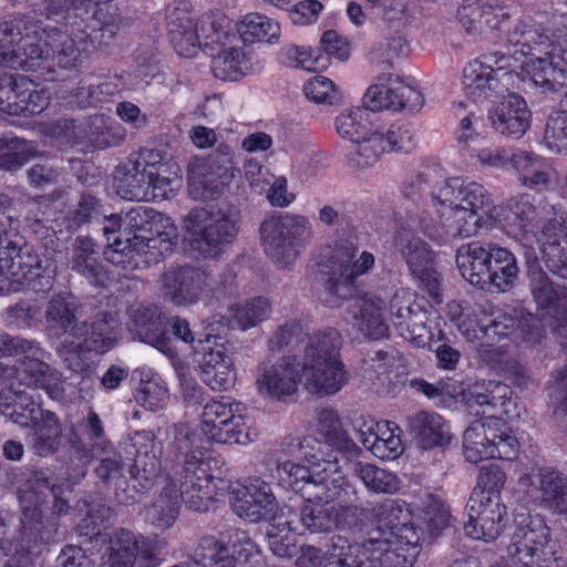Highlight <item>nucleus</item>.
<instances>
[{
    "label": "nucleus",
    "instance_id": "1",
    "mask_svg": "<svg viewBox=\"0 0 567 567\" xmlns=\"http://www.w3.org/2000/svg\"><path fill=\"white\" fill-rule=\"evenodd\" d=\"M358 248L351 241L339 243L330 254L322 269V282L326 302L331 308H339L347 300H353L348 309L358 328L372 339L388 334L385 322V302L379 297H359L355 279L368 274L374 266V256L362 251L354 259Z\"/></svg>",
    "mask_w": 567,
    "mask_h": 567
},
{
    "label": "nucleus",
    "instance_id": "2",
    "mask_svg": "<svg viewBox=\"0 0 567 567\" xmlns=\"http://www.w3.org/2000/svg\"><path fill=\"white\" fill-rule=\"evenodd\" d=\"M62 486L49 480L35 478L19 493L21 534L28 543L51 544L62 537L58 518L69 512V501Z\"/></svg>",
    "mask_w": 567,
    "mask_h": 567
},
{
    "label": "nucleus",
    "instance_id": "3",
    "mask_svg": "<svg viewBox=\"0 0 567 567\" xmlns=\"http://www.w3.org/2000/svg\"><path fill=\"white\" fill-rule=\"evenodd\" d=\"M279 484L299 494L305 504H331L351 501L355 488L330 462L306 467L292 462H284L276 468Z\"/></svg>",
    "mask_w": 567,
    "mask_h": 567
},
{
    "label": "nucleus",
    "instance_id": "4",
    "mask_svg": "<svg viewBox=\"0 0 567 567\" xmlns=\"http://www.w3.org/2000/svg\"><path fill=\"white\" fill-rule=\"evenodd\" d=\"M184 239L205 259L223 255L239 231V216L234 209L195 207L182 220Z\"/></svg>",
    "mask_w": 567,
    "mask_h": 567
},
{
    "label": "nucleus",
    "instance_id": "5",
    "mask_svg": "<svg viewBox=\"0 0 567 567\" xmlns=\"http://www.w3.org/2000/svg\"><path fill=\"white\" fill-rule=\"evenodd\" d=\"M56 266L41 257L30 245L9 243L0 251V295L16 292L28 287L35 292L52 289Z\"/></svg>",
    "mask_w": 567,
    "mask_h": 567
},
{
    "label": "nucleus",
    "instance_id": "6",
    "mask_svg": "<svg viewBox=\"0 0 567 567\" xmlns=\"http://www.w3.org/2000/svg\"><path fill=\"white\" fill-rule=\"evenodd\" d=\"M311 233L308 218L293 214L272 216L260 226L264 250L279 269L296 262Z\"/></svg>",
    "mask_w": 567,
    "mask_h": 567
},
{
    "label": "nucleus",
    "instance_id": "7",
    "mask_svg": "<svg viewBox=\"0 0 567 567\" xmlns=\"http://www.w3.org/2000/svg\"><path fill=\"white\" fill-rule=\"evenodd\" d=\"M45 28L23 17L0 23V62L11 69L37 70Z\"/></svg>",
    "mask_w": 567,
    "mask_h": 567
},
{
    "label": "nucleus",
    "instance_id": "8",
    "mask_svg": "<svg viewBox=\"0 0 567 567\" xmlns=\"http://www.w3.org/2000/svg\"><path fill=\"white\" fill-rule=\"evenodd\" d=\"M556 543L539 516H526L518 523L507 547L514 564L520 567H553L557 560Z\"/></svg>",
    "mask_w": 567,
    "mask_h": 567
},
{
    "label": "nucleus",
    "instance_id": "9",
    "mask_svg": "<svg viewBox=\"0 0 567 567\" xmlns=\"http://www.w3.org/2000/svg\"><path fill=\"white\" fill-rule=\"evenodd\" d=\"M512 58L499 52L470 62L463 71V87L475 101L496 97L509 91L517 78L511 68Z\"/></svg>",
    "mask_w": 567,
    "mask_h": 567
},
{
    "label": "nucleus",
    "instance_id": "10",
    "mask_svg": "<svg viewBox=\"0 0 567 567\" xmlns=\"http://www.w3.org/2000/svg\"><path fill=\"white\" fill-rule=\"evenodd\" d=\"M210 284L212 275L207 269L190 265L171 266L159 277L163 297L178 307L196 305Z\"/></svg>",
    "mask_w": 567,
    "mask_h": 567
},
{
    "label": "nucleus",
    "instance_id": "11",
    "mask_svg": "<svg viewBox=\"0 0 567 567\" xmlns=\"http://www.w3.org/2000/svg\"><path fill=\"white\" fill-rule=\"evenodd\" d=\"M394 248L420 285L432 297H439L440 275L434 268V252L429 244L411 229L401 228L395 234Z\"/></svg>",
    "mask_w": 567,
    "mask_h": 567
},
{
    "label": "nucleus",
    "instance_id": "12",
    "mask_svg": "<svg viewBox=\"0 0 567 567\" xmlns=\"http://www.w3.org/2000/svg\"><path fill=\"white\" fill-rule=\"evenodd\" d=\"M363 102L371 111L388 109L413 112L422 107L423 96L399 76L382 72L377 76V82L367 90Z\"/></svg>",
    "mask_w": 567,
    "mask_h": 567
},
{
    "label": "nucleus",
    "instance_id": "13",
    "mask_svg": "<svg viewBox=\"0 0 567 567\" xmlns=\"http://www.w3.org/2000/svg\"><path fill=\"white\" fill-rule=\"evenodd\" d=\"M403 514L401 505L394 499H383L371 508L372 526L367 532V538L362 542L361 548H371L373 545H386L403 543L406 546L415 547L417 537L414 539L403 535L412 532V528L401 522Z\"/></svg>",
    "mask_w": 567,
    "mask_h": 567
},
{
    "label": "nucleus",
    "instance_id": "14",
    "mask_svg": "<svg viewBox=\"0 0 567 567\" xmlns=\"http://www.w3.org/2000/svg\"><path fill=\"white\" fill-rule=\"evenodd\" d=\"M300 381V362L296 355H286L275 362L266 359L256 370L258 392L274 400L280 401L295 394Z\"/></svg>",
    "mask_w": 567,
    "mask_h": 567
},
{
    "label": "nucleus",
    "instance_id": "15",
    "mask_svg": "<svg viewBox=\"0 0 567 567\" xmlns=\"http://www.w3.org/2000/svg\"><path fill=\"white\" fill-rule=\"evenodd\" d=\"M177 484L181 501L189 509L206 511L212 501L215 487L212 484L213 475L209 464L204 457L196 454L188 455L183 463L182 471L173 478Z\"/></svg>",
    "mask_w": 567,
    "mask_h": 567
},
{
    "label": "nucleus",
    "instance_id": "16",
    "mask_svg": "<svg viewBox=\"0 0 567 567\" xmlns=\"http://www.w3.org/2000/svg\"><path fill=\"white\" fill-rule=\"evenodd\" d=\"M466 509L468 519L464 523V530L470 537L489 542L501 534L504 527L503 518L506 514V508L501 503V496L473 492Z\"/></svg>",
    "mask_w": 567,
    "mask_h": 567
},
{
    "label": "nucleus",
    "instance_id": "17",
    "mask_svg": "<svg viewBox=\"0 0 567 567\" xmlns=\"http://www.w3.org/2000/svg\"><path fill=\"white\" fill-rule=\"evenodd\" d=\"M233 148L226 144H220L208 156L207 174H203L200 168H190L188 172L189 185L197 192L202 199H214L223 192V188L235 175L233 164Z\"/></svg>",
    "mask_w": 567,
    "mask_h": 567
},
{
    "label": "nucleus",
    "instance_id": "18",
    "mask_svg": "<svg viewBox=\"0 0 567 567\" xmlns=\"http://www.w3.org/2000/svg\"><path fill=\"white\" fill-rule=\"evenodd\" d=\"M96 462L93 473L97 481L105 487L114 489V498L120 505H133L136 503V492L130 487L127 481L126 464L124 457L114 445L99 447L93 458Z\"/></svg>",
    "mask_w": 567,
    "mask_h": 567
},
{
    "label": "nucleus",
    "instance_id": "19",
    "mask_svg": "<svg viewBox=\"0 0 567 567\" xmlns=\"http://www.w3.org/2000/svg\"><path fill=\"white\" fill-rule=\"evenodd\" d=\"M532 113L525 100L515 93L503 95L502 101L488 110L493 130L507 138L519 140L530 126Z\"/></svg>",
    "mask_w": 567,
    "mask_h": 567
},
{
    "label": "nucleus",
    "instance_id": "20",
    "mask_svg": "<svg viewBox=\"0 0 567 567\" xmlns=\"http://www.w3.org/2000/svg\"><path fill=\"white\" fill-rule=\"evenodd\" d=\"M439 204L450 203L468 210L475 217L487 215L493 205L489 193L478 183H465L458 177L445 179L437 188Z\"/></svg>",
    "mask_w": 567,
    "mask_h": 567
},
{
    "label": "nucleus",
    "instance_id": "21",
    "mask_svg": "<svg viewBox=\"0 0 567 567\" xmlns=\"http://www.w3.org/2000/svg\"><path fill=\"white\" fill-rule=\"evenodd\" d=\"M120 320L116 311H99L80 322L73 338L82 341V347L97 354H104L117 342Z\"/></svg>",
    "mask_w": 567,
    "mask_h": 567
},
{
    "label": "nucleus",
    "instance_id": "22",
    "mask_svg": "<svg viewBox=\"0 0 567 567\" xmlns=\"http://www.w3.org/2000/svg\"><path fill=\"white\" fill-rule=\"evenodd\" d=\"M390 310L398 333L416 347H424L429 333L426 311L403 291L393 295Z\"/></svg>",
    "mask_w": 567,
    "mask_h": 567
},
{
    "label": "nucleus",
    "instance_id": "23",
    "mask_svg": "<svg viewBox=\"0 0 567 567\" xmlns=\"http://www.w3.org/2000/svg\"><path fill=\"white\" fill-rule=\"evenodd\" d=\"M233 511L251 523L276 518L277 502L268 483L251 480L231 502Z\"/></svg>",
    "mask_w": 567,
    "mask_h": 567
},
{
    "label": "nucleus",
    "instance_id": "24",
    "mask_svg": "<svg viewBox=\"0 0 567 567\" xmlns=\"http://www.w3.org/2000/svg\"><path fill=\"white\" fill-rule=\"evenodd\" d=\"M107 550L106 567H133L138 556L151 561L157 555L152 539L126 528L116 529L110 535Z\"/></svg>",
    "mask_w": 567,
    "mask_h": 567
},
{
    "label": "nucleus",
    "instance_id": "25",
    "mask_svg": "<svg viewBox=\"0 0 567 567\" xmlns=\"http://www.w3.org/2000/svg\"><path fill=\"white\" fill-rule=\"evenodd\" d=\"M236 347L230 342L216 343L203 354L200 380L214 391L227 390L235 381Z\"/></svg>",
    "mask_w": 567,
    "mask_h": 567
},
{
    "label": "nucleus",
    "instance_id": "26",
    "mask_svg": "<svg viewBox=\"0 0 567 567\" xmlns=\"http://www.w3.org/2000/svg\"><path fill=\"white\" fill-rule=\"evenodd\" d=\"M131 319L132 329L142 342L153 346L169 358L177 355L167 336L166 317L156 307L140 306L132 310Z\"/></svg>",
    "mask_w": 567,
    "mask_h": 567
},
{
    "label": "nucleus",
    "instance_id": "27",
    "mask_svg": "<svg viewBox=\"0 0 567 567\" xmlns=\"http://www.w3.org/2000/svg\"><path fill=\"white\" fill-rule=\"evenodd\" d=\"M41 42L42 61L39 63V69H52L53 66L74 69L81 65L83 54L75 41L65 32L56 28H45Z\"/></svg>",
    "mask_w": 567,
    "mask_h": 567
},
{
    "label": "nucleus",
    "instance_id": "28",
    "mask_svg": "<svg viewBox=\"0 0 567 567\" xmlns=\"http://www.w3.org/2000/svg\"><path fill=\"white\" fill-rule=\"evenodd\" d=\"M157 244L158 239L146 235H133L125 240L115 238L107 244L103 255L106 261L124 271H132L148 262L146 255L157 249Z\"/></svg>",
    "mask_w": 567,
    "mask_h": 567
},
{
    "label": "nucleus",
    "instance_id": "29",
    "mask_svg": "<svg viewBox=\"0 0 567 567\" xmlns=\"http://www.w3.org/2000/svg\"><path fill=\"white\" fill-rule=\"evenodd\" d=\"M305 388L318 396L339 392L348 381V373L340 360L302 363Z\"/></svg>",
    "mask_w": 567,
    "mask_h": 567
},
{
    "label": "nucleus",
    "instance_id": "30",
    "mask_svg": "<svg viewBox=\"0 0 567 567\" xmlns=\"http://www.w3.org/2000/svg\"><path fill=\"white\" fill-rule=\"evenodd\" d=\"M494 243L473 240L456 249L455 261L462 277L471 285L484 287L488 274V262L493 257Z\"/></svg>",
    "mask_w": 567,
    "mask_h": 567
},
{
    "label": "nucleus",
    "instance_id": "31",
    "mask_svg": "<svg viewBox=\"0 0 567 567\" xmlns=\"http://www.w3.org/2000/svg\"><path fill=\"white\" fill-rule=\"evenodd\" d=\"M561 214L548 219L542 227V258L546 268L561 279H567V245Z\"/></svg>",
    "mask_w": 567,
    "mask_h": 567
},
{
    "label": "nucleus",
    "instance_id": "32",
    "mask_svg": "<svg viewBox=\"0 0 567 567\" xmlns=\"http://www.w3.org/2000/svg\"><path fill=\"white\" fill-rule=\"evenodd\" d=\"M80 303L71 293H56L49 300L44 312V326L49 336L61 338L80 326L78 311Z\"/></svg>",
    "mask_w": 567,
    "mask_h": 567
},
{
    "label": "nucleus",
    "instance_id": "33",
    "mask_svg": "<svg viewBox=\"0 0 567 567\" xmlns=\"http://www.w3.org/2000/svg\"><path fill=\"white\" fill-rule=\"evenodd\" d=\"M71 269L92 286H104L106 274L100 260L99 246L90 236H76L71 245Z\"/></svg>",
    "mask_w": 567,
    "mask_h": 567
},
{
    "label": "nucleus",
    "instance_id": "34",
    "mask_svg": "<svg viewBox=\"0 0 567 567\" xmlns=\"http://www.w3.org/2000/svg\"><path fill=\"white\" fill-rule=\"evenodd\" d=\"M152 174V172L141 169L138 163L127 157L114 172L113 185L116 194L123 199L136 202L155 197L156 194L150 192Z\"/></svg>",
    "mask_w": 567,
    "mask_h": 567
},
{
    "label": "nucleus",
    "instance_id": "35",
    "mask_svg": "<svg viewBox=\"0 0 567 567\" xmlns=\"http://www.w3.org/2000/svg\"><path fill=\"white\" fill-rule=\"evenodd\" d=\"M504 423L497 417L475 420L463 434L464 456L467 462L478 463L488 458L491 444L499 435Z\"/></svg>",
    "mask_w": 567,
    "mask_h": 567
},
{
    "label": "nucleus",
    "instance_id": "36",
    "mask_svg": "<svg viewBox=\"0 0 567 567\" xmlns=\"http://www.w3.org/2000/svg\"><path fill=\"white\" fill-rule=\"evenodd\" d=\"M408 429L424 450L442 447L450 441L444 421L435 412L419 411L410 415L408 417Z\"/></svg>",
    "mask_w": 567,
    "mask_h": 567
},
{
    "label": "nucleus",
    "instance_id": "37",
    "mask_svg": "<svg viewBox=\"0 0 567 567\" xmlns=\"http://www.w3.org/2000/svg\"><path fill=\"white\" fill-rule=\"evenodd\" d=\"M181 502L177 484L168 476L156 501L146 508L147 520L159 530L168 529L179 514Z\"/></svg>",
    "mask_w": 567,
    "mask_h": 567
},
{
    "label": "nucleus",
    "instance_id": "38",
    "mask_svg": "<svg viewBox=\"0 0 567 567\" xmlns=\"http://www.w3.org/2000/svg\"><path fill=\"white\" fill-rule=\"evenodd\" d=\"M237 534H245V532L231 527L223 530L218 538L204 537L199 544L198 559L208 560L209 566L220 564L221 567H236V558L230 554L239 538Z\"/></svg>",
    "mask_w": 567,
    "mask_h": 567
},
{
    "label": "nucleus",
    "instance_id": "39",
    "mask_svg": "<svg viewBox=\"0 0 567 567\" xmlns=\"http://www.w3.org/2000/svg\"><path fill=\"white\" fill-rule=\"evenodd\" d=\"M518 267L514 255L505 248L495 245L493 257L488 262V274L481 289L506 291L513 287L518 276Z\"/></svg>",
    "mask_w": 567,
    "mask_h": 567
},
{
    "label": "nucleus",
    "instance_id": "40",
    "mask_svg": "<svg viewBox=\"0 0 567 567\" xmlns=\"http://www.w3.org/2000/svg\"><path fill=\"white\" fill-rule=\"evenodd\" d=\"M437 209L440 225L443 229L445 238L468 237L477 231L481 227V218L470 214L468 210L460 208L454 204H439Z\"/></svg>",
    "mask_w": 567,
    "mask_h": 567
},
{
    "label": "nucleus",
    "instance_id": "41",
    "mask_svg": "<svg viewBox=\"0 0 567 567\" xmlns=\"http://www.w3.org/2000/svg\"><path fill=\"white\" fill-rule=\"evenodd\" d=\"M539 477L540 502L548 511L567 515V476L554 470H542Z\"/></svg>",
    "mask_w": 567,
    "mask_h": 567
},
{
    "label": "nucleus",
    "instance_id": "42",
    "mask_svg": "<svg viewBox=\"0 0 567 567\" xmlns=\"http://www.w3.org/2000/svg\"><path fill=\"white\" fill-rule=\"evenodd\" d=\"M511 164L524 186L538 190L547 188L549 169L540 157L526 151H517L511 156Z\"/></svg>",
    "mask_w": 567,
    "mask_h": 567
},
{
    "label": "nucleus",
    "instance_id": "43",
    "mask_svg": "<svg viewBox=\"0 0 567 567\" xmlns=\"http://www.w3.org/2000/svg\"><path fill=\"white\" fill-rule=\"evenodd\" d=\"M30 443L33 452L39 456L55 453L60 446L62 427L55 413H45L33 425Z\"/></svg>",
    "mask_w": 567,
    "mask_h": 567
},
{
    "label": "nucleus",
    "instance_id": "44",
    "mask_svg": "<svg viewBox=\"0 0 567 567\" xmlns=\"http://www.w3.org/2000/svg\"><path fill=\"white\" fill-rule=\"evenodd\" d=\"M529 289L537 308L553 318H557L558 289L537 261L528 265Z\"/></svg>",
    "mask_w": 567,
    "mask_h": 567
},
{
    "label": "nucleus",
    "instance_id": "45",
    "mask_svg": "<svg viewBox=\"0 0 567 567\" xmlns=\"http://www.w3.org/2000/svg\"><path fill=\"white\" fill-rule=\"evenodd\" d=\"M161 221L162 215L155 209L145 206H136L123 217V225L130 235H146L158 239V243L169 246L171 243L167 241V234L158 229Z\"/></svg>",
    "mask_w": 567,
    "mask_h": 567
},
{
    "label": "nucleus",
    "instance_id": "46",
    "mask_svg": "<svg viewBox=\"0 0 567 567\" xmlns=\"http://www.w3.org/2000/svg\"><path fill=\"white\" fill-rule=\"evenodd\" d=\"M317 431L330 446L342 452H354L358 446L342 427L338 412L324 408L317 413Z\"/></svg>",
    "mask_w": 567,
    "mask_h": 567
},
{
    "label": "nucleus",
    "instance_id": "47",
    "mask_svg": "<svg viewBox=\"0 0 567 567\" xmlns=\"http://www.w3.org/2000/svg\"><path fill=\"white\" fill-rule=\"evenodd\" d=\"M0 412L21 427L32 426L45 413L32 398L24 394H17L10 401L7 396H0Z\"/></svg>",
    "mask_w": 567,
    "mask_h": 567
},
{
    "label": "nucleus",
    "instance_id": "48",
    "mask_svg": "<svg viewBox=\"0 0 567 567\" xmlns=\"http://www.w3.org/2000/svg\"><path fill=\"white\" fill-rule=\"evenodd\" d=\"M385 151L383 133L372 131L365 138L351 145L348 162L353 168L365 169L378 163Z\"/></svg>",
    "mask_w": 567,
    "mask_h": 567
},
{
    "label": "nucleus",
    "instance_id": "49",
    "mask_svg": "<svg viewBox=\"0 0 567 567\" xmlns=\"http://www.w3.org/2000/svg\"><path fill=\"white\" fill-rule=\"evenodd\" d=\"M340 346L341 336L336 329L313 333L305 346L302 363L339 360Z\"/></svg>",
    "mask_w": 567,
    "mask_h": 567
},
{
    "label": "nucleus",
    "instance_id": "50",
    "mask_svg": "<svg viewBox=\"0 0 567 567\" xmlns=\"http://www.w3.org/2000/svg\"><path fill=\"white\" fill-rule=\"evenodd\" d=\"M169 40L181 56L196 55L199 50L197 24L186 14L176 17L169 22Z\"/></svg>",
    "mask_w": 567,
    "mask_h": 567
},
{
    "label": "nucleus",
    "instance_id": "51",
    "mask_svg": "<svg viewBox=\"0 0 567 567\" xmlns=\"http://www.w3.org/2000/svg\"><path fill=\"white\" fill-rule=\"evenodd\" d=\"M21 93L18 102H12L7 114L16 116H32L43 112L49 105V95L44 90H38L32 81L22 79Z\"/></svg>",
    "mask_w": 567,
    "mask_h": 567
},
{
    "label": "nucleus",
    "instance_id": "52",
    "mask_svg": "<svg viewBox=\"0 0 567 567\" xmlns=\"http://www.w3.org/2000/svg\"><path fill=\"white\" fill-rule=\"evenodd\" d=\"M353 474L374 493L392 494L399 489L398 477L375 465L358 462L353 465Z\"/></svg>",
    "mask_w": 567,
    "mask_h": 567
},
{
    "label": "nucleus",
    "instance_id": "53",
    "mask_svg": "<svg viewBox=\"0 0 567 567\" xmlns=\"http://www.w3.org/2000/svg\"><path fill=\"white\" fill-rule=\"evenodd\" d=\"M162 471L161 456L151 455L148 458H134L128 468L132 484L136 492V503L141 496L150 491Z\"/></svg>",
    "mask_w": 567,
    "mask_h": 567
},
{
    "label": "nucleus",
    "instance_id": "54",
    "mask_svg": "<svg viewBox=\"0 0 567 567\" xmlns=\"http://www.w3.org/2000/svg\"><path fill=\"white\" fill-rule=\"evenodd\" d=\"M526 71L530 80L545 92L558 93L564 90V83L560 81L564 75L556 68L548 53L545 56L533 59L527 64Z\"/></svg>",
    "mask_w": 567,
    "mask_h": 567
},
{
    "label": "nucleus",
    "instance_id": "55",
    "mask_svg": "<svg viewBox=\"0 0 567 567\" xmlns=\"http://www.w3.org/2000/svg\"><path fill=\"white\" fill-rule=\"evenodd\" d=\"M269 548L278 557H293L298 554L297 537L289 523L281 517L274 518L267 526Z\"/></svg>",
    "mask_w": 567,
    "mask_h": 567
},
{
    "label": "nucleus",
    "instance_id": "56",
    "mask_svg": "<svg viewBox=\"0 0 567 567\" xmlns=\"http://www.w3.org/2000/svg\"><path fill=\"white\" fill-rule=\"evenodd\" d=\"M238 32L245 42H271L279 38L280 27L265 16L249 13L243 19Z\"/></svg>",
    "mask_w": 567,
    "mask_h": 567
},
{
    "label": "nucleus",
    "instance_id": "57",
    "mask_svg": "<svg viewBox=\"0 0 567 567\" xmlns=\"http://www.w3.org/2000/svg\"><path fill=\"white\" fill-rule=\"evenodd\" d=\"M402 544L373 545L371 548H362V551L368 557L369 567H412L413 560L399 547Z\"/></svg>",
    "mask_w": 567,
    "mask_h": 567
},
{
    "label": "nucleus",
    "instance_id": "58",
    "mask_svg": "<svg viewBox=\"0 0 567 567\" xmlns=\"http://www.w3.org/2000/svg\"><path fill=\"white\" fill-rule=\"evenodd\" d=\"M32 145L23 138L0 137V168L17 171L32 156Z\"/></svg>",
    "mask_w": 567,
    "mask_h": 567
},
{
    "label": "nucleus",
    "instance_id": "59",
    "mask_svg": "<svg viewBox=\"0 0 567 567\" xmlns=\"http://www.w3.org/2000/svg\"><path fill=\"white\" fill-rule=\"evenodd\" d=\"M244 53L237 48H227L217 53L212 60V72L223 81H238L244 71L241 62Z\"/></svg>",
    "mask_w": 567,
    "mask_h": 567
},
{
    "label": "nucleus",
    "instance_id": "60",
    "mask_svg": "<svg viewBox=\"0 0 567 567\" xmlns=\"http://www.w3.org/2000/svg\"><path fill=\"white\" fill-rule=\"evenodd\" d=\"M302 526L312 534L334 530L333 507L330 504H305L300 509Z\"/></svg>",
    "mask_w": 567,
    "mask_h": 567
},
{
    "label": "nucleus",
    "instance_id": "61",
    "mask_svg": "<svg viewBox=\"0 0 567 567\" xmlns=\"http://www.w3.org/2000/svg\"><path fill=\"white\" fill-rule=\"evenodd\" d=\"M270 313V301L265 297H255L237 306L234 318L240 330H247L269 318Z\"/></svg>",
    "mask_w": 567,
    "mask_h": 567
},
{
    "label": "nucleus",
    "instance_id": "62",
    "mask_svg": "<svg viewBox=\"0 0 567 567\" xmlns=\"http://www.w3.org/2000/svg\"><path fill=\"white\" fill-rule=\"evenodd\" d=\"M363 115L364 112L360 109L340 114L336 118L338 133L343 138H348L352 144L365 138L372 131L369 127L368 120H365Z\"/></svg>",
    "mask_w": 567,
    "mask_h": 567
},
{
    "label": "nucleus",
    "instance_id": "63",
    "mask_svg": "<svg viewBox=\"0 0 567 567\" xmlns=\"http://www.w3.org/2000/svg\"><path fill=\"white\" fill-rule=\"evenodd\" d=\"M544 142L554 153L567 150V112L561 107L550 113L545 127Z\"/></svg>",
    "mask_w": 567,
    "mask_h": 567
},
{
    "label": "nucleus",
    "instance_id": "64",
    "mask_svg": "<svg viewBox=\"0 0 567 567\" xmlns=\"http://www.w3.org/2000/svg\"><path fill=\"white\" fill-rule=\"evenodd\" d=\"M383 135L390 151L409 153L416 146L415 130L408 122L398 121L391 124Z\"/></svg>",
    "mask_w": 567,
    "mask_h": 567
}]
</instances>
